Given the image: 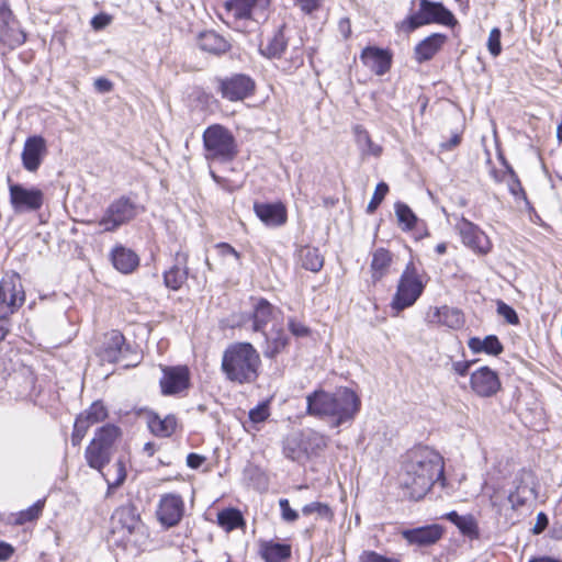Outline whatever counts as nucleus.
I'll list each match as a JSON object with an SVG mask.
<instances>
[{
	"mask_svg": "<svg viewBox=\"0 0 562 562\" xmlns=\"http://www.w3.org/2000/svg\"><path fill=\"white\" fill-rule=\"evenodd\" d=\"M443 479V459L429 447L411 450L402 465L398 481L405 495L412 499L423 498L432 484Z\"/></svg>",
	"mask_w": 562,
	"mask_h": 562,
	"instance_id": "f257e3e1",
	"label": "nucleus"
},
{
	"mask_svg": "<svg viewBox=\"0 0 562 562\" xmlns=\"http://www.w3.org/2000/svg\"><path fill=\"white\" fill-rule=\"evenodd\" d=\"M360 406L359 396L348 387H339L333 393L321 389L306 396L307 415L327 419L333 427L351 423Z\"/></svg>",
	"mask_w": 562,
	"mask_h": 562,
	"instance_id": "f03ea898",
	"label": "nucleus"
},
{
	"mask_svg": "<svg viewBox=\"0 0 562 562\" xmlns=\"http://www.w3.org/2000/svg\"><path fill=\"white\" fill-rule=\"evenodd\" d=\"M282 313L265 299H259L254 304L251 316L244 323L254 331H260L266 338L267 348L263 351L268 358L276 357L288 345V336L281 324Z\"/></svg>",
	"mask_w": 562,
	"mask_h": 562,
	"instance_id": "7ed1b4c3",
	"label": "nucleus"
},
{
	"mask_svg": "<svg viewBox=\"0 0 562 562\" xmlns=\"http://www.w3.org/2000/svg\"><path fill=\"white\" fill-rule=\"evenodd\" d=\"M260 366V355L249 342L231 344L222 356V372L233 383H254L259 376Z\"/></svg>",
	"mask_w": 562,
	"mask_h": 562,
	"instance_id": "20e7f679",
	"label": "nucleus"
},
{
	"mask_svg": "<svg viewBox=\"0 0 562 562\" xmlns=\"http://www.w3.org/2000/svg\"><path fill=\"white\" fill-rule=\"evenodd\" d=\"M426 284V276L417 270L413 261H409L398 280L391 302L392 310L400 313L414 305L423 294Z\"/></svg>",
	"mask_w": 562,
	"mask_h": 562,
	"instance_id": "39448f33",
	"label": "nucleus"
},
{
	"mask_svg": "<svg viewBox=\"0 0 562 562\" xmlns=\"http://www.w3.org/2000/svg\"><path fill=\"white\" fill-rule=\"evenodd\" d=\"M205 158L212 161H231L237 155L235 137L226 127L214 124L203 133Z\"/></svg>",
	"mask_w": 562,
	"mask_h": 562,
	"instance_id": "423d86ee",
	"label": "nucleus"
},
{
	"mask_svg": "<svg viewBox=\"0 0 562 562\" xmlns=\"http://www.w3.org/2000/svg\"><path fill=\"white\" fill-rule=\"evenodd\" d=\"M120 436V429L114 425H105L98 429L85 451L88 465L99 472L110 462L113 445Z\"/></svg>",
	"mask_w": 562,
	"mask_h": 562,
	"instance_id": "0eeeda50",
	"label": "nucleus"
},
{
	"mask_svg": "<svg viewBox=\"0 0 562 562\" xmlns=\"http://www.w3.org/2000/svg\"><path fill=\"white\" fill-rule=\"evenodd\" d=\"M138 214V206L127 196H121L109 204L99 221H86L87 225H98L100 233L115 232L133 221Z\"/></svg>",
	"mask_w": 562,
	"mask_h": 562,
	"instance_id": "6e6552de",
	"label": "nucleus"
},
{
	"mask_svg": "<svg viewBox=\"0 0 562 562\" xmlns=\"http://www.w3.org/2000/svg\"><path fill=\"white\" fill-rule=\"evenodd\" d=\"M453 20L452 13L441 3L419 0L418 10L403 20L400 24V29L406 33H411L423 25L431 23L450 25Z\"/></svg>",
	"mask_w": 562,
	"mask_h": 562,
	"instance_id": "1a4fd4ad",
	"label": "nucleus"
},
{
	"mask_svg": "<svg viewBox=\"0 0 562 562\" xmlns=\"http://www.w3.org/2000/svg\"><path fill=\"white\" fill-rule=\"evenodd\" d=\"M111 521L113 532H122L123 538L127 541L137 543L148 535L147 527L142 521L136 507L132 504L116 508Z\"/></svg>",
	"mask_w": 562,
	"mask_h": 562,
	"instance_id": "9d476101",
	"label": "nucleus"
},
{
	"mask_svg": "<svg viewBox=\"0 0 562 562\" xmlns=\"http://www.w3.org/2000/svg\"><path fill=\"white\" fill-rule=\"evenodd\" d=\"M25 301V293L18 274L5 276L0 282V316L13 314Z\"/></svg>",
	"mask_w": 562,
	"mask_h": 562,
	"instance_id": "9b49d317",
	"label": "nucleus"
},
{
	"mask_svg": "<svg viewBox=\"0 0 562 562\" xmlns=\"http://www.w3.org/2000/svg\"><path fill=\"white\" fill-rule=\"evenodd\" d=\"M269 5L270 0H224V8L228 18H233L235 21H265Z\"/></svg>",
	"mask_w": 562,
	"mask_h": 562,
	"instance_id": "f8f14e48",
	"label": "nucleus"
},
{
	"mask_svg": "<svg viewBox=\"0 0 562 562\" xmlns=\"http://www.w3.org/2000/svg\"><path fill=\"white\" fill-rule=\"evenodd\" d=\"M9 193L10 203L15 213L34 212L43 205L44 194L37 188H26L19 183H10Z\"/></svg>",
	"mask_w": 562,
	"mask_h": 562,
	"instance_id": "ddd939ff",
	"label": "nucleus"
},
{
	"mask_svg": "<svg viewBox=\"0 0 562 562\" xmlns=\"http://www.w3.org/2000/svg\"><path fill=\"white\" fill-rule=\"evenodd\" d=\"M462 243L473 251L485 255L491 251L492 243L488 236L477 225L462 217L456 225Z\"/></svg>",
	"mask_w": 562,
	"mask_h": 562,
	"instance_id": "4468645a",
	"label": "nucleus"
},
{
	"mask_svg": "<svg viewBox=\"0 0 562 562\" xmlns=\"http://www.w3.org/2000/svg\"><path fill=\"white\" fill-rule=\"evenodd\" d=\"M25 42L24 33L19 29L18 22L10 8L0 3V43L9 49H13Z\"/></svg>",
	"mask_w": 562,
	"mask_h": 562,
	"instance_id": "2eb2a0df",
	"label": "nucleus"
},
{
	"mask_svg": "<svg viewBox=\"0 0 562 562\" xmlns=\"http://www.w3.org/2000/svg\"><path fill=\"white\" fill-rule=\"evenodd\" d=\"M470 386L477 396L491 397L501 390L502 383L496 371L481 367L472 372Z\"/></svg>",
	"mask_w": 562,
	"mask_h": 562,
	"instance_id": "dca6fc26",
	"label": "nucleus"
},
{
	"mask_svg": "<svg viewBox=\"0 0 562 562\" xmlns=\"http://www.w3.org/2000/svg\"><path fill=\"white\" fill-rule=\"evenodd\" d=\"M183 512L184 503L180 495L165 494L159 501L156 516L162 526L169 528L179 524Z\"/></svg>",
	"mask_w": 562,
	"mask_h": 562,
	"instance_id": "f3484780",
	"label": "nucleus"
},
{
	"mask_svg": "<svg viewBox=\"0 0 562 562\" xmlns=\"http://www.w3.org/2000/svg\"><path fill=\"white\" fill-rule=\"evenodd\" d=\"M218 89L224 99L240 101L252 93L255 83L246 75H234L231 78L218 80Z\"/></svg>",
	"mask_w": 562,
	"mask_h": 562,
	"instance_id": "a211bd4d",
	"label": "nucleus"
},
{
	"mask_svg": "<svg viewBox=\"0 0 562 562\" xmlns=\"http://www.w3.org/2000/svg\"><path fill=\"white\" fill-rule=\"evenodd\" d=\"M130 347L125 345V338L120 331L112 330L104 335L99 351V356L103 361L110 363L124 362Z\"/></svg>",
	"mask_w": 562,
	"mask_h": 562,
	"instance_id": "6ab92c4d",
	"label": "nucleus"
},
{
	"mask_svg": "<svg viewBox=\"0 0 562 562\" xmlns=\"http://www.w3.org/2000/svg\"><path fill=\"white\" fill-rule=\"evenodd\" d=\"M360 59L376 76H383L391 68L392 54L387 49L368 46L361 52Z\"/></svg>",
	"mask_w": 562,
	"mask_h": 562,
	"instance_id": "aec40b11",
	"label": "nucleus"
},
{
	"mask_svg": "<svg viewBox=\"0 0 562 562\" xmlns=\"http://www.w3.org/2000/svg\"><path fill=\"white\" fill-rule=\"evenodd\" d=\"M46 142L42 136H31L25 140L22 151L23 167L31 172L36 171L46 155Z\"/></svg>",
	"mask_w": 562,
	"mask_h": 562,
	"instance_id": "412c9836",
	"label": "nucleus"
},
{
	"mask_svg": "<svg viewBox=\"0 0 562 562\" xmlns=\"http://www.w3.org/2000/svg\"><path fill=\"white\" fill-rule=\"evenodd\" d=\"M189 370L187 367H172L164 369L160 385L164 394H177L189 386Z\"/></svg>",
	"mask_w": 562,
	"mask_h": 562,
	"instance_id": "4be33fe9",
	"label": "nucleus"
},
{
	"mask_svg": "<svg viewBox=\"0 0 562 562\" xmlns=\"http://www.w3.org/2000/svg\"><path fill=\"white\" fill-rule=\"evenodd\" d=\"M402 537L413 546L428 547L436 543L442 537V529L438 525L405 529Z\"/></svg>",
	"mask_w": 562,
	"mask_h": 562,
	"instance_id": "5701e85b",
	"label": "nucleus"
},
{
	"mask_svg": "<svg viewBox=\"0 0 562 562\" xmlns=\"http://www.w3.org/2000/svg\"><path fill=\"white\" fill-rule=\"evenodd\" d=\"M427 322L431 325H441L451 329H459L464 324V316L460 310L443 305L434 307V310L427 314Z\"/></svg>",
	"mask_w": 562,
	"mask_h": 562,
	"instance_id": "b1692460",
	"label": "nucleus"
},
{
	"mask_svg": "<svg viewBox=\"0 0 562 562\" xmlns=\"http://www.w3.org/2000/svg\"><path fill=\"white\" fill-rule=\"evenodd\" d=\"M256 215L268 226H281L286 222V210L281 203H255Z\"/></svg>",
	"mask_w": 562,
	"mask_h": 562,
	"instance_id": "393cba45",
	"label": "nucleus"
},
{
	"mask_svg": "<svg viewBox=\"0 0 562 562\" xmlns=\"http://www.w3.org/2000/svg\"><path fill=\"white\" fill-rule=\"evenodd\" d=\"M447 36L440 33H434L418 43L414 49L415 59L422 64L430 60L443 46Z\"/></svg>",
	"mask_w": 562,
	"mask_h": 562,
	"instance_id": "a878e982",
	"label": "nucleus"
},
{
	"mask_svg": "<svg viewBox=\"0 0 562 562\" xmlns=\"http://www.w3.org/2000/svg\"><path fill=\"white\" fill-rule=\"evenodd\" d=\"M111 260L115 269L122 273H131L139 263L138 256L123 246H117L112 250Z\"/></svg>",
	"mask_w": 562,
	"mask_h": 562,
	"instance_id": "bb28decb",
	"label": "nucleus"
},
{
	"mask_svg": "<svg viewBox=\"0 0 562 562\" xmlns=\"http://www.w3.org/2000/svg\"><path fill=\"white\" fill-rule=\"evenodd\" d=\"M199 47L214 55L225 54L229 50V43L220 34L209 31L204 32L199 37Z\"/></svg>",
	"mask_w": 562,
	"mask_h": 562,
	"instance_id": "cd10ccee",
	"label": "nucleus"
},
{
	"mask_svg": "<svg viewBox=\"0 0 562 562\" xmlns=\"http://www.w3.org/2000/svg\"><path fill=\"white\" fill-rule=\"evenodd\" d=\"M187 258L184 256H177V265L171 267L164 274L165 284L167 288L178 290L182 286L188 278V270L186 267Z\"/></svg>",
	"mask_w": 562,
	"mask_h": 562,
	"instance_id": "c85d7f7f",
	"label": "nucleus"
},
{
	"mask_svg": "<svg viewBox=\"0 0 562 562\" xmlns=\"http://www.w3.org/2000/svg\"><path fill=\"white\" fill-rule=\"evenodd\" d=\"M468 346L474 353L485 352L487 355L497 356L503 351V345L494 335L486 336L483 339L472 337L469 339Z\"/></svg>",
	"mask_w": 562,
	"mask_h": 562,
	"instance_id": "c756f323",
	"label": "nucleus"
},
{
	"mask_svg": "<svg viewBox=\"0 0 562 562\" xmlns=\"http://www.w3.org/2000/svg\"><path fill=\"white\" fill-rule=\"evenodd\" d=\"M260 552L266 562H283L291 555V547L286 543L266 541Z\"/></svg>",
	"mask_w": 562,
	"mask_h": 562,
	"instance_id": "7c9ffc66",
	"label": "nucleus"
},
{
	"mask_svg": "<svg viewBox=\"0 0 562 562\" xmlns=\"http://www.w3.org/2000/svg\"><path fill=\"white\" fill-rule=\"evenodd\" d=\"M150 431L158 437H170L177 428V418L175 415H167L164 418L153 415L148 419Z\"/></svg>",
	"mask_w": 562,
	"mask_h": 562,
	"instance_id": "2f4dec72",
	"label": "nucleus"
},
{
	"mask_svg": "<svg viewBox=\"0 0 562 562\" xmlns=\"http://www.w3.org/2000/svg\"><path fill=\"white\" fill-rule=\"evenodd\" d=\"M392 255L385 248H378L372 255L371 271L374 281L381 280L389 271Z\"/></svg>",
	"mask_w": 562,
	"mask_h": 562,
	"instance_id": "473e14b6",
	"label": "nucleus"
},
{
	"mask_svg": "<svg viewBox=\"0 0 562 562\" xmlns=\"http://www.w3.org/2000/svg\"><path fill=\"white\" fill-rule=\"evenodd\" d=\"M299 261L302 268L318 272L324 265V258L315 247L305 246L299 250Z\"/></svg>",
	"mask_w": 562,
	"mask_h": 562,
	"instance_id": "72a5a7b5",
	"label": "nucleus"
},
{
	"mask_svg": "<svg viewBox=\"0 0 562 562\" xmlns=\"http://www.w3.org/2000/svg\"><path fill=\"white\" fill-rule=\"evenodd\" d=\"M288 45V41L283 34V30L279 29L268 40L266 46L260 47V53L262 56L267 58H280L285 50Z\"/></svg>",
	"mask_w": 562,
	"mask_h": 562,
	"instance_id": "f704fd0d",
	"label": "nucleus"
},
{
	"mask_svg": "<svg viewBox=\"0 0 562 562\" xmlns=\"http://www.w3.org/2000/svg\"><path fill=\"white\" fill-rule=\"evenodd\" d=\"M301 440L305 454L317 453L324 450L328 445V438L315 430H307L301 435Z\"/></svg>",
	"mask_w": 562,
	"mask_h": 562,
	"instance_id": "c9c22d12",
	"label": "nucleus"
},
{
	"mask_svg": "<svg viewBox=\"0 0 562 562\" xmlns=\"http://www.w3.org/2000/svg\"><path fill=\"white\" fill-rule=\"evenodd\" d=\"M356 142L363 155L379 157L382 153V147L372 142L369 133L361 126L355 127Z\"/></svg>",
	"mask_w": 562,
	"mask_h": 562,
	"instance_id": "e433bc0d",
	"label": "nucleus"
},
{
	"mask_svg": "<svg viewBox=\"0 0 562 562\" xmlns=\"http://www.w3.org/2000/svg\"><path fill=\"white\" fill-rule=\"evenodd\" d=\"M217 521L221 527L227 531H231L243 524V516L239 510L235 508H228L218 513Z\"/></svg>",
	"mask_w": 562,
	"mask_h": 562,
	"instance_id": "4c0bfd02",
	"label": "nucleus"
},
{
	"mask_svg": "<svg viewBox=\"0 0 562 562\" xmlns=\"http://www.w3.org/2000/svg\"><path fill=\"white\" fill-rule=\"evenodd\" d=\"M283 452L292 461H301L306 457L301 437L295 436L286 438Z\"/></svg>",
	"mask_w": 562,
	"mask_h": 562,
	"instance_id": "58836bf2",
	"label": "nucleus"
},
{
	"mask_svg": "<svg viewBox=\"0 0 562 562\" xmlns=\"http://www.w3.org/2000/svg\"><path fill=\"white\" fill-rule=\"evenodd\" d=\"M103 476L110 490L122 485L126 477L124 462L122 460H117L108 471V473L103 474Z\"/></svg>",
	"mask_w": 562,
	"mask_h": 562,
	"instance_id": "ea45409f",
	"label": "nucleus"
},
{
	"mask_svg": "<svg viewBox=\"0 0 562 562\" xmlns=\"http://www.w3.org/2000/svg\"><path fill=\"white\" fill-rule=\"evenodd\" d=\"M395 213L400 224L403 226V229L411 231L415 227L417 217L408 205L401 202L396 203Z\"/></svg>",
	"mask_w": 562,
	"mask_h": 562,
	"instance_id": "a19ab883",
	"label": "nucleus"
},
{
	"mask_svg": "<svg viewBox=\"0 0 562 562\" xmlns=\"http://www.w3.org/2000/svg\"><path fill=\"white\" fill-rule=\"evenodd\" d=\"M44 505H45V501L40 499L35 504H33L31 507H29L27 509L21 510L20 513H18V515L15 517V524L24 525L29 521H33V520L37 519L43 512Z\"/></svg>",
	"mask_w": 562,
	"mask_h": 562,
	"instance_id": "79ce46f5",
	"label": "nucleus"
},
{
	"mask_svg": "<svg viewBox=\"0 0 562 562\" xmlns=\"http://www.w3.org/2000/svg\"><path fill=\"white\" fill-rule=\"evenodd\" d=\"M93 424L88 420L82 414H80L74 425V431L71 434V443L72 446H79L83 437L86 436L88 429Z\"/></svg>",
	"mask_w": 562,
	"mask_h": 562,
	"instance_id": "37998d69",
	"label": "nucleus"
},
{
	"mask_svg": "<svg viewBox=\"0 0 562 562\" xmlns=\"http://www.w3.org/2000/svg\"><path fill=\"white\" fill-rule=\"evenodd\" d=\"M460 532L472 539L479 538V526L472 515L462 516L457 525Z\"/></svg>",
	"mask_w": 562,
	"mask_h": 562,
	"instance_id": "c03bdc74",
	"label": "nucleus"
},
{
	"mask_svg": "<svg viewBox=\"0 0 562 562\" xmlns=\"http://www.w3.org/2000/svg\"><path fill=\"white\" fill-rule=\"evenodd\" d=\"M303 515H316L323 519H330L333 517V513L327 504L314 502L305 505L302 508Z\"/></svg>",
	"mask_w": 562,
	"mask_h": 562,
	"instance_id": "a18cd8bd",
	"label": "nucleus"
},
{
	"mask_svg": "<svg viewBox=\"0 0 562 562\" xmlns=\"http://www.w3.org/2000/svg\"><path fill=\"white\" fill-rule=\"evenodd\" d=\"M93 425L102 422L106 416V408L100 402H94L87 411L81 413Z\"/></svg>",
	"mask_w": 562,
	"mask_h": 562,
	"instance_id": "49530a36",
	"label": "nucleus"
},
{
	"mask_svg": "<svg viewBox=\"0 0 562 562\" xmlns=\"http://www.w3.org/2000/svg\"><path fill=\"white\" fill-rule=\"evenodd\" d=\"M387 192H389V186L385 182H380L376 186L373 196L368 204V207H367L368 213H373L378 209V206L383 201V199L385 198Z\"/></svg>",
	"mask_w": 562,
	"mask_h": 562,
	"instance_id": "de8ad7c7",
	"label": "nucleus"
},
{
	"mask_svg": "<svg viewBox=\"0 0 562 562\" xmlns=\"http://www.w3.org/2000/svg\"><path fill=\"white\" fill-rule=\"evenodd\" d=\"M497 313L505 318L508 324L517 325L519 323V318L515 310L502 301L497 303Z\"/></svg>",
	"mask_w": 562,
	"mask_h": 562,
	"instance_id": "09e8293b",
	"label": "nucleus"
},
{
	"mask_svg": "<svg viewBox=\"0 0 562 562\" xmlns=\"http://www.w3.org/2000/svg\"><path fill=\"white\" fill-rule=\"evenodd\" d=\"M358 562H400V560L382 555L372 550H366L359 555Z\"/></svg>",
	"mask_w": 562,
	"mask_h": 562,
	"instance_id": "8fccbe9b",
	"label": "nucleus"
},
{
	"mask_svg": "<svg viewBox=\"0 0 562 562\" xmlns=\"http://www.w3.org/2000/svg\"><path fill=\"white\" fill-rule=\"evenodd\" d=\"M506 169H507L506 172L509 177L508 188H509V191L512 192V194H514L515 196H519V195L525 196V191H524L521 183H520L517 175L515 173V171L509 166H506Z\"/></svg>",
	"mask_w": 562,
	"mask_h": 562,
	"instance_id": "3c124183",
	"label": "nucleus"
},
{
	"mask_svg": "<svg viewBox=\"0 0 562 562\" xmlns=\"http://www.w3.org/2000/svg\"><path fill=\"white\" fill-rule=\"evenodd\" d=\"M487 48L493 56H498L502 50L501 31L496 27L493 29L490 33Z\"/></svg>",
	"mask_w": 562,
	"mask_h": 562,
	"instance_id": "603ef678",
	"label": "nucleus"
},
{
	"mask_svg": "<svg viewBox=\"0 0 562 562\" xmlns=\"http://www.w3.org/2000/svg\"><path fill=\"white\" fill-rule=\"evenodd\" d=\"M269 417V407L266 403L259 404L250 409L249 418L252 423H262Z\"/></svg>",
	"mask_w": 562,
	"mask_h": 562,
	"instance_id": "864d4df0",
	"label": "nucleus"
},
{
	"mask_svg": "<svg viewBox=\"0 0 562 562\" xmlns=\"http://www.w3.org/2000/svg\"><path fill=\"white\" fill-rule=\"evenodd\" d=\"M279 505H280V508H281V513H282V518L285 520V521H295L299 517L297 513L292 509L290 507V503L288 499L285 498H282L279 501Z\"/></svg>",
	"mask_w": 562,
	"mask_h": 562,
	"instance_id": "5fc2aeb1",
	"label": "nucleus"
},
{
	"mask_svg": "<svg viewBox=\"0 0 562 562\" xmlns=\"http://www.w3.org/2000/svg\"><path fill=\"white\" fill-rule=\"evenodd\" d=\"M216 249L222 257L226 258L231 256L235 259L236 262L239 261V254L231 245L226 243H220L216 245Z\"/></svg>",
	"mask_w": 562,
	"mask_h": 562,
	"instance_id": "6e6d98bb",
	"label": "nucleus"
},
{
	"mask_svg": "<svg viewBox=\"0 0 562 562\" xmlns=\"http://www.w3.org/2000/svg\"><path fill=\"white\" fill-rule=\"evenodd\" d=\"M93 86L100 93H106L113 89V83L109 79L102 77L95 79Z\"/></svg>",
	"mask_w": 562,
	"mask_h": 562,
	"instance_id": "4d7b16f0",
	"label": "nucleus"
},
{
	"mask_svg": "<svg viewBox=\"0 0 562 562\" xmlns=\"http://www.w3.org/2000/svg\"><path fill=\"white\" fill-rule=\"evenodd\" d=\"M289 328L294 336L304 337L308 334V328L293 319L289 322Z\"/></svg>",
	"mask_w": 562,
	"mask_h": 562,
	"instance_id": "13d9d810",
	"label": "nucleus"
},
{
	"mask_svg": "<svg viewBox=\"0 0 562 562\" xmlns=\"http://www.w3.org/2000/svg\"><path fill=\"white\" fill-rule=\"evenodd\" d=\"M508 501L513 509H517L525 504L526 498L520 495V487H517L515 492L508 495Z\"/></svg>",
	"mask_w": 562,
	"mask_h": 562,
	"instance_id": "bf43d9fd",
	"label": "nucleus"
},
{
	"mask_svg": "<svg viewBox=\"0 0 562 562\" xmlns=\"http://www.w3.org/2000/svg\"><path fill=\"white\" fill-rule=\"evenodd\" d=\"M296 4L303 12L312 13L318 8L319 2L318 0H296Z\"/></svg>",
	"mask_w": 562,
	"mask_h": 562,
	"instance_id": "052dcab7",
	"label": "nucleus"
},
{
	"mask_svg": "<svg viewBox=\"0 0 562 562\" xmlns=\"http://www.w3.org/2000/svg\"><path fill=\"white\" fill-rule=\"evenodd\" d=\"M205 457L198 453H189L187 457V465L191 469H198L205 462Z\"/></svg>",
	"mask_w": 562,
	"mask_h": 562,
	"instance_id": "680f3d73",
	"label": "nucleus"
},
{
	"mask_svg": "<svg viewBox=\"0 0 562 562\" xmlns=\"http://www.w3.org/2000/svg\"><path fill=\"white\" fill-rule=\"evenodd\" d=\"M472 363V361H456L452 364V369L457 374L464 376L467 375Z\"/></svg>",
	"mask_w": 562,
	"mask_h": 562,
	"instance_id": "e2e57ef3",
	"label": "nucleus"
},
{
	"mask_svg": "<svg viewBox=\"0 0 562 562\" xmlns=\"http://www.w3.org/2000/svg\"><path fill=\"white\" fill-rule=\"evenodd\" d=\"M548 517L544 513H539L537 516V522L533 527V533H541L548 526Z\"/></svg>",
	"mask_w": 562,
	"mask_h": 562,
	"instance_id": "0e129e2a",
	"label": "nucleus"
},
{
	"mask_svg": "<svg viewBox=\"0 0 562 562\" xmlns=\"http://www.w3.org/2000/svg\"><path fill=\"white\" fill-rule=\"evenodd\" d=\"M109 23L110 18L105 14L95 15L91 21V25L94 30H101L105 27Z\"/></svg>",
	"mask_w": 562,
	"mask_h": 562,
	"instance_id": "69168bd1",
	"label": "nucleus"
},
{
	"mask_svg": "<svg viewBox=\"0 0 562 562\" xmlns=\"http://www.w3.org/2000/svg\"><path fill=\"white\" fill-rule=\"evenodd\" d=\"M12 554L13 548L5 542H0V561H7Z\"/></svg>",
	"mask_w": 562,
	"mask_h": 562,
	"instance_id": "338daca9",
	"label": "nucleus"
},
{
	"mask_svg": "<svg viewBox=\"0 0 562 562\" xmlns=\"http://www.w3.org/2000/svg\"><path fill=\"white\" fill-rule=\"evenodd\" d=\"M339 31L345 38H348L351 34V25L349 19H341L339 21Z\"/></svg>",
	"mask_w": 562,
	"mask_h": 562,
	"instance_id": "774afa93",
	"label": "nucleus"
}]
</instances>
